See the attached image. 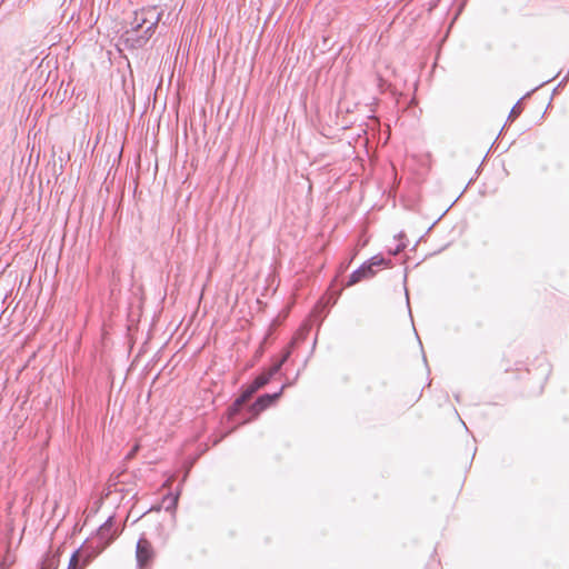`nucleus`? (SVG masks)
Returning <instances> with one entry per match:
<instances>
[{
  "mask_svg": "<svg viewBox=\"0 0 569 569\" xmlns=\"http://www.w3.org/2000/svg\"><path fill=\"white\" fill-rule=\"evenodd\" d=\"M161 17L162 12L157 7L142 8L134 12L130 26L132 32H141V36L138 37L140 43H144L150 39Z\"/></svg>",
  "mask_w": 569,
  "mask_h": 569,
  "instance_id": "1",
  "label": "nucleus"
},
{
  "mask_svg": "<svg viewBox=\"0 0 569 569\" xmlns=\"http://www.w3.org/2000/svg\"><path fill=\"white\" fill-rule=\"evenodd\" d=\"M389 263V259H385L380 254L373 256L350 274L348 286H353L361 280L372 278L376 274V268L385 267Z\"/></svg>",
  "mask_w": 569,
  "mask_h": 569,
  "instance_id": "2",
  "label": "nucleus"
},
{
  "mask_svg": "<svg viewBox=\"0 0 569 569\" xmlns=\"http://www.w3.org/2000/svg\"><path fill=\"white\" fill-rule=\"evenodd\" d=\"M116 536L117 530L113 528L112 517H109L107 521L98 529L97 542L99 549L94 553L98 555L108 545H110Z\"/></svg>",
  "mask_w": 569,
  "mask_h": 569,
  "instance_id": "3",
  "label": "nucleus"
},
{
  "mask_svg": "<svg viewBox=\"0 0 569 569\" xmlns=\"http://www.w3.org/2000/svg\"><path fill=\"white\" fill-rule=\"evenodd\" d=\"M153 548L148 539L141 537L137 542L136 558L139 568L147 566L153 558Z\"/></svg>",
  "mask_w": 569,
  "mask_h": 569,
  "instance_id": "4",
  "label": "nucleus"
},
{
  "mask_svg": "<svg viewBox=\"0 0 569 569\" xmlns=\"http://www.w3.org/2000/svg\"><path fill=\"white\" fill-rule=\"evenodd\" d=\"M84 552V550L74 551L67 569H83L97 556L94 552L87 555Z\"/></svg>",
  "mask_w": 569,
  "mask_h": 569,
  "instance_id": "5",
  "label": "nucleus"
},
{
  "mask_svg": "<svg viewBox=\"0 0 569 569\" xmlns=\"http://www.w3.org/2000/svg\"><path fill=\"white\" fill-rule=\"evenodd\" d=\"M289 386V383H284L282 385V387L280 388V390L278 392H274V393H266V395H262L260 396L256 403L253 405V408L257 409L258 411L260 410H263L266 408H268L270 405H272L277 399L280 398V396L282 395L283 390Z\"/></svg>",
  "mask_w": 569,
  "mask_h": 569,
  "instance_id": "6",
  "label": "nucleus"
},
{
  "mask_svg": "<svg viewBox=\"0 0 569 569\" xmlns=\"http://www.w3.org/2000/svg\"><path fill=\"white\" fill-rule=\"evenodd\" d=\"M295 345V340L291 341V343L288 346V348L282 352V356L280 358V360L276 363H273L266 372L269 375V377H273L274 375H277L281 367L283 366V363L289 359V357L291 356V352H292V347Z\"/></svg>",
  "mask_w": 569,
  "mask_h": 569,
  "instance_id": "7",
  "label": "nucleus"
},
{
  "mask_svg": "<svg viewBox=\"0 0 569 569\" xmlns=\"http://www.w3.org/2000/svg\"><path fill=\"white\" fill-rule=\"evenodd\" d=\"M178 503V495H168L162 500V506L167 511L174 510Z\"/></svg>",
  "mask_w": 569,
  "mask_h": 569,
  "instance_id": "8",
  "label": "nucleus"
},
{
  "mask_svg": "<svg viewBox=\"0 0 569 569\" xmlns=\"http://www.w3.org/2000/svg\"><path fill=\"white\" fill-rule=\"evenodd\" d=\"M271 380V377L264 371L259 375L254 381L251 383L253 386V390H259L263 386H266Z\"/></svg>",
  "mask_w": 569,
  "mask_h": 569,
  "instance_id": "9",
  "label": "nucleus"
},
{
  "mask_svg": "<svg viewBox=\"0 0 569 569\" xmlns=\"http://www.w3.org/2000/svg\"><path fill=\"white\" fill-rule=\"evenodd\" d=\"M258 390H253L251 385L234 402V406L240 407L244 405Z\"/></svg>",
  "mask_w": 569,
  "mask_h": 569,
  "instance_id": "10",
  "label": "nucleus"
},
{
  "mask_svg": "<svg viewBox=\"0 0 569 569\" xmlns=\"http://www.w3.org/2000/svg\"><path fill=\"white\" fill-rule=\"evenodd\" d=\"M59 558L56 555L48 556L41 566V569H58Z\"/></svg>",
  "mask_w": 569,
  "mask_h": 569,
  "instance_id": "11",
  "label": "nucleus"
},
{
  "mask_svg": "<svg viewBox=\"0 0 569 569\" xmlns=\"http://www.w3.org/2000/svg\"><path fill=\"white\" fill-rule=\"evenodd\" d=\"M406 248V243L403 242H400L397 244V247L392 250V249H389V253L391 254H398L401 250H403Z\"/></svg>",
  "mask_w": 569,
  "mask_h": 569,
  "instance_id": "12",
  "label": "nucleus"
},
{
  "mask_svg": "<svg viewBox=\"0 0 569 569\" xmlns=\"http://www.w3.org/2000/svg\"><path fill=\"white\" fill-rule=\"evenodd\" d=\"M519 103H517L510 111L509 119H515L520 114V108L518 107Z\"/></svg>",
  "mask_w": 569,
  "mask_h": 569,
  "instance_id": "13",
  "label": "nucleus"
}]
</instances>
